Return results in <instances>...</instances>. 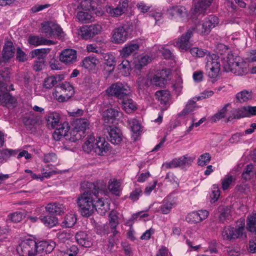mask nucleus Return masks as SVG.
<instances>
[{"instance_id":"obj_1","label":"nucleus","mask_w":256,"mask_h":256,"mask_svg":"<svg viewBox=\"0 0 256 256\" xmlns=\"http://www.w3.org/2000/svg\"><path fill=\"white\" fill-rule=\"evenodd\" d=\"M85 191L77 198L76 203L82 215L89 217L93 214L94 202L98 198L99 188L93 182L84 184Z\"/></svg>"},{"instance_id":"obj_2","label":"nucleus","mask_w":256,"mask_h":256,"mask_svg":"<svg viewBox=\"0 0 256 256\" xmlns=\"http://www.w3.org/2000/svg\"><path fill=\"white\" fill-rule=\"evenodd\" d=\"M218 23V18L215 16H211L202 24H198L194 27L188 29L187 32L182 34L176 42V46L180 50H186L190 47V38L193 35V32L196 30L202 34H208L212 28L216 26Z\"/></svg>"},{"instance_id":"obj_3","label":"nucleus","mask_w":256,"mask_h":256,"mask_svg":"<svg viewBox=\"0 0 256 256\" xmlns=\"http://www.w3.org/2000/svg\"><path fill=\"white\" fill-rule=\"evenodd\" d=\"M10 70L8 68H4L0 70V104L3 106L9 107L16 105V100L8 92L7 84L3 81L10 79Z\"/></svg>"},{"instance_id":"obj_4","label":"nucleus","mask_w":256,"mask_h":256,"mask_svg":"<svg viewBox=\"0 0 256 256\" xmlns=\"http://www.w3.org/2000/svg\"><path fill=\"white\" fill-rule=\"evenodd\" d=\"M228 59L226 66L236 76H242L248 72V64L240 57L231 56Z\"/></svg>"},{"instance_id":"obj_5","label":"nucleus","mask_w":256,"mask_h":256,"mask_svg":"<svg viewBox=\"0 0 256 256\" xmlns=\"http://www.w3.org/2000/svg\"><path fill=\"white\" fill-rule=\"evenodd\" d=\"M106 92L108 96L118 98L120 102L124 98L128 96L131 93V90L129 86L120 82H117L108 87L106 90Z\"/></svg>"},{"instance_id":"obj_6","label":"nucleus","mask_w":256,"mask_h":256,"mask_svg":"<svg viewBox=\"0 0 256 256\" xmlns=\"http://www.w3.org/2000/svg\"><path fill=\"white\" fill-rule=\"evenodd\" d=\"M74 93V88L70 82H64L60 86H56L53 92V96L56 97L60 102L68 100Z\"/></svg>"},{"instance_id":"obj_7","label":"nucleus","mask_w":256,"mask_h":256,"mask_svg":"<svg viewBox=\"0 0 256 256\" xmlns=\"http://www.w3.org/2000/svg\"><path fill=\"white\" fill-rule=\"evenodd\" d=\"M36 242L31 239L22 241L17 248L18 252L22 256H36Z\"/></svg>"},{"instance_id":"obj_8","label":"nucleus","mask_w":256,"mask_h":256,"mask_svg":"<svg viewBox=\"0 0 256 256\" xmlns=\"http://www.w3.org/2000/svg\"><path fill=\"white\" fill-rule=\"evenodd\" d=\"M42 32L48 38L62 37L63 34L62 28L51 22H44L42 24Z\"/></svg>"},{"instance_id":"obj_9","label":"nucleus","mask_w":256,"mask_h":256,"mask_svg":"<svg viewBox=\"0 0 256 256\" xmlns=\"http://www.w3.org/2000/svg\"><path fill=\"white\" fill-rule=\"evenodd\" d=\"M102 26L99 24H93L85 26L81 28V36L84 40H88L100 33Z\"/></svg>"},{"instance_id":"obj_10","label":"nucleus","mask_w":256,"mask_h":256,"mask_svg":"<svg viewBox=\"0 0 256 256\" xmlns=\"http://www.w3.org/2000/svg\"><path fill=\"white\" fill-rule=\"evenodd\" d=\"M244 228L239 227L237 228L232 227H225L222 231V236L224 240H232L243 236Z\"/></svg>"},{"instance_id":"obj_11","label":"nucleus","mask_w":256,"mask_h":256,"mask_svg":"<svg viewBox=\"0 0 256 256\" xmlns=\"http://www.w3.org/2000/svg\"><path fill=\"white\" fill-rule=\"evenodd\" d=\"M56 246L53 241L42 240L36 242L37 254L44 256L51 252Z\"/></svg>"},{"instance_id":"obj_12","label":"nucleus","mask_w":256,"mask_h":256,"mask_svg":"<svg viewBox=\"0 0 256 256\" xmlns=\"http://www.w3.org/2000/svg\"><path fill=\"white\" fill-rule=\"evenodd\" d=\"M208 214L209 212L206 210L192 212L187 215L186 220L187 222L192 224L198 223L206 219Z\"/></svg>"},{"instance_id":"obj_13","label":"nucleus","mask_w":256,"mask_h":256,"mask_svg":"<svg viewBox=\"0 0 256 256\" xmlns=\"http://www.w3.org/2000/svg\"><path fill=\"white\" fill-rule=\"evenodd\" d=\"M170 73L169 70H162L153 76L150 80V84L157 86L163 87L166 84Z\"/></svg>"},{"instance_id":"obj_14","label":"nucleus","mask_w":256,"mask_h":256,"mask_svg":"<svg viewBox=\"0 0 256 256\" xmlns=\"http://www.w3.org/2000/svg\"><path fill=\"white\" fill-rule=\"evenodd\" d=\"M76 51L73 49L64 50L60 55V60L66 65L73 64L76 62Z\"/></svg>"},{"instance_id":"obj_15","label":"nucleus","mask_w":256,"mask_h":256,"mask_svg":"<svg viewBox=\"0 0 256 256\" xmlns=\"http://www.w3.org/2000/svg\"><path fill=\"white\" fill-rule=\"evenodd\" d=\"M128 0H120L118 5L116 8L106 6V11L112 16L118 17L125 12L128 6Z\"/></svg>"},{"instance_id":"obj_16","label":"nucleus","mask_w":256,"mask_h":256,"mask_svg":"<svg viewBox=\"0 0 256 256\" xmlns=\"http://www.w3.org/2000/svg\"><path fill=\"white\" fill-rule=\"evenodd\" d=\"M128 38V28L124 26L118 28L113 31V42L116 44L123 43Z\"/></svg>"},{"instance_id":"obj_17","label":"nucleus","mask_w":256,"mask_h":256,"mask_svg":"<svg viewBox=\"0 0 256 256\" xmlns=\"http://www.w3.org/2000/svg\"><path fill=\"white\" fill-rule=\"evenodd\" d=\"M156 98L163 105L162 110H165L170 106V94L168 90H158L155 94Z\"/></svg>"},{"instance_id":"obj_18","label":"nucleus","mask_w":256,"mask_h":256,"mask_svg":"<svg viewBox=\"0 0 256 256\" xmlns=\"http://www.w3.org/2000/svg\"><path fill=\"white\" fill-rule=\"evenodd\" d=\"M106 130L108 134V139L112 144H117L120 142L122 138L120 129L115 126H108Z\"/></svg>"},{"instance_id":"obj_19","label":"nucleus","mask_w":256,"mask_h":256,"mask_svg":"<svg viewBox=\"0 0 256 256\" xmlns=\"http://www.w3.org/2000/svg\"><path fill=\"white\" fill-rule=\"evenodd\" d=\"M56 130L53 133V138L56 140H60L62 137L65 138L70 130V126L68 122L58 124L56 127Z\"/></svg>"},{"instance_id":"obj_20","label":"nucleus","mask_w":256,"mask_h":256,"mask_svg":"<svg viewBox=\"0 0 256 256\" xmlns=\"http://www.w3.org/2000/svg\"><path fill=\"white\" fill-rule=\"evenodd\" d=\"M213 0H193V8L194 13L204 12L212 4Z\"/></svg>"},{"instance_id":"obj_21","label":"nucleus","mask_w":256,"mask_h":256,"mask_svg":"<svg viewBox=\"0 0 256 256\" xmlns=\"http://www.w3.org/2000/svg\"><path fill=\"white\" fill-rule=\"evenodd\" d=\"M108 143L104 138H99L94 142V152L99 156H104L108 151Z\"/></svg>"},{"instance_id":"obj_22","label":"nucleus","mask_w":256,"mask_h":256,"mask_svg":"<svg viewBox=\"0 0 256 256\" xmlns=\"http://www.w3.org/2000/svg\"><path fill=\"white\" fill-rule=\"evenodd\" d=\"M140 46L137 44H128L120 51V55L124 58L134 55L136 54Z\"/></svg>"},{"instance_id":"obj_23","label":"nucleus","mask_w":256,"mask_h":256,"mask_svg":"<svg viewBox=\"0 0 256 256\" xmlns=\"http://www.w3.org/2000/svg\"><path fill=\"white\" fill-rule=\"evenodd\" d=\"M168 14L172 17H183L186 15L187 11L184 6H173L167 10Z\"/></svg>"},{"instance_id":"obj_24","label":"nucleus","mask_w":256,"mask_h":256,"mask_svg":"<svg viewBox=\"0 0 256 256\" xmlns=\"http://www.w3.org/2000/svg\"><path fill=\"white\" fill-rule=\"evenodd\" d=\"M98 6L96 0H84L80 4V7L84 10L93 11L97 15H102V12L100 10H96Z\"/></svg>"},{"instance_id":"obj_25","label":"nucleus","mask_w":256,"mask_h":256,"mask_svg":"<svg viewBox=\"0 0 256 256\" xmlns=\"http://www.w3.org/2000/svg\"><path fill=\"white\" fill-rule=\"evenodd\" d=\"M120 103L122 104V108L127 113H131L136 109V104L132 98V93L120 102Z\"/></svg>"},{"instance_id":"obj_26","label":"nucleus","mask_w":256,"mask_h":256,"mask_svg":"<svg viewBox=\"0 0 256 256\" xmlns=\"http://www.w3.org/2000/svg\"><path fill=\"white\" fill-rule=\"evenodd\" d=\"M64 78V74H57L48 76L44 80V87L48 89L51 88L56 86L58 82L62 80Z\"/></svg>"},{"instance_id":"obj_27","label":"nucleus","mask_w":256,"mask_h":256,"mask_svg":"<svg viewBox=\"0 0 256 256\" xmlns=\"http://www.w3.org/2000/svg\"><path fill=\"white\" fill-rule=\"evenodd\" d=\"M15 52V48L12 42L10 41H7L4 46L2 50V58L4 60L8 61L13 57Z\"/></svg>"},{"instance_id":"obj_28","label":"nucleus","mask_w":256,"mask_h":256,"mask_svg":"<svg viewBox=\"0 0 256 256\" xmlns=\"http://www.w3.org/2000/svg\"><path fill=\"white\" fill-rule=\"evenodd\" d=\"M45 208L47 212L56 215L60 214L64 212L63 205L57 202L49 203Z\"/></svg>"},{"instance_id":"obj_29","label":"nucleus","mask_w":256,"mask_h":256,"mask_svg":"<svg viewBox=\"0 0 256 256\" xmlns=\"http://www.w3.org/2000/svg\"><path fill=\"white\" fill-rule=\"evenodd\" d=\"M93 212L94 210H96L100 215H104L106 214L108 210V204H105L102 198L99 196L98 194V198L94 202Z\"/></svg>"},{"instance_id":"obj_30","label":"nucleus","mask_w":256,"mask_h":256,"mask_svg":"<svg viewBox=\"0 0 256 256\" xmlns=\"http://www.w3.org/2000/svg\"><path fill=\"white\" fill-rule=\"evenodd\" d=\"M74 128L85 134L86 130L88 128L90 122L86 118H78L73 122Z\"/></svg>"},{"instance_id":"obj_31","label":"nucleus","mask_w":256,"mask_h":256,"mask_svg":"<svg viewBox=\"0 0 256 256\" xmlns=\"http://www.w3.org/2000/svg\"><path fill=\"white\" fill-rule=\"evenodd\" d=\"M76 239L77 242L82 246L89 248L92 245V242L89 240L88 234L84 232H79L76 234Z\"/></svg>"},{"instance_id":"obj_32","label":"nucleus","mask_w":256,"mask_h":256,"mask_svg":"<svg viewBox=\"0 0 256 256\" xmlns=\"http://www.w3.org/2000/svg\"><path fill=\"white\" fill-rule=\"evenodd\" d=\"M109 219L110 226L111 229V232L113 234L112 236H114L118 234V231L116 230V228L119 224L118 217L116 212H110L109 214Z\"/></svg>"},{"instance_id":"obj_33","label":"nucleus","mask_w":256,"mask_h":256,"mask_svg":"<svg viewBox=\"0 0 256 256\" xmlns=\"http://www.w3.org/2000/svg\"><path fill=\"white\" fill-rule=\"evenodd\" d=\"M50 52V48H38L32 50L30 54L32 58H37L38 60L44 62V59L47 54Z\"/></svg>"},{"instance_id":"obj_34","label":"nucleus","mask_w":256,"mask_h":256,"mask_svg":"<svg viewBox=\"0 0 256 256\" xmlns=\"http://www.w3.org/2000/svg\"><path fill=\"white\" fill-rule=\"evenodd\" d=\"M85 136L84 133H81L78 130L73 128L67 134L65 135V139L72 142H75Z\"/></svg>"},{"instance_id":"obj_35","label":"nucleus","mask_w":256,"mask_h":256,"mask_svg":"<svg viewBox=\"0 0 256 256\" xmlns=\"http://www.w3.org/2000/svg\"><path fill=\"white\" fill-rule=\"evenodd\" d=\"M99 60L96 57L90 56L86 57L82 62V66L88 70H92L98 64Z\"/></svg>"},{"instance_id":"obj_36","label":"nucleus","mask_w":256,"mask_h":256,"mask_svg":"<svg viewBox=\"0 0 256 256\" xmlns=\"http://www.w3.org/2000/svg\"><path fill=\"white\" fill-rule=\"evenodd\" d=\"M18 150L12 149L4 148L0 150V162L4 163L11 156L18 154Z\"/></svg>"},{"instance_id":"obj_37","label":"nucleus","mask_w":256,"mask_h":256,"mask_svg":"<svg viewBox=\"0 0 256 256\" xmlns=\"http://www.w3.org/2000/svg\"><path fill=\"white\" fill-rule=\"evenodd\" d=\"M60 119V115L56 112L49 114L46 118L48 125L49 127H51L52 128H55L59 124Z\"/></svg>"},{"instance_id":"obj_38","label":"nucleus","mask_w":256,"mask_h":256,"mask_svg":"<svg viewBox=\"0 0 256 256\" xmlns=\"http://www.w3.org/2000/svg\"><path fill=\"white\" fill-rule=\"evenodd\" d=\"M42 222L48 228H52L56 226L58 223V219L56 217L52 216H40Z\"/></svg>"},{"instance_id":"obj_39","label":"nucleus","mask_w":256,"mask_h":256,"mask_svg":"<svg viewBox=\"0 0 256 256\" xmlns=\"http://www.w3.org/2000/svg\"><path fill=\"white\" fill-rule=\"evenodd\" d=\"M118 115V111L116 108H110L103 112V117L105 122H108L110 120H114Z\"/></svg>"},{"instance_id":"obj_40","label":"nucleus","mask_w":256,"mask_h":256,"mask_svg":"<svg viewBox=\"0 0 256 256\" xmlns=\"http://www.w3.org/2000/svg\"><path fill=\"white\" fill-rule=\"evenodd\" d=\"M118 70L124 76H128L130 74L131 70L130 62L128 60H124L118 65Z\"/></svg>"},{"instance_id":"obj_41","label":"nucleus","mask_w":256,"mask_h":256,"mask_svg":"<svg viewBox=\"0 0 256 256\" xmlns=\"http://www.w3.org/2000/svg\"><path fill=\"white\" fill-rule=\"evenodd\" d=\"M151 60V58L148 55L142 56L134 62V68L136 70H140L143 66L150 62Z\"/></svg>"},{"instance_id":"obj_42","label":"nucleus","mask_w":256,"mask_h":256,"mask_svg":"<svg viewBox=\"0 0 256 256\" xmlns=\"http://www.w3.org/2000/svg\"><path fill=\"white\" fill-rule=\"evenodd\" d=\"M102 57L104 60V64L112 68L110 71L113 70L116 64L114 56L112 54L107 53L103 54Z\"/></svg>"},{"instance_id":"obj_43","label":"nucleus","mask_w":256,"mask_h":256,"mask_svg":"<svg viewBox=\"0 0 256 256\" xmlns=\"http://www.w3.org/2000/svg\"><path fill=\"white\" fill-rule=\"evenodd\" d=\"M246 229L250 232L256 230V213L252 214L248 216Z\"/></svg>"},{"instance_id":"obj_44","label":"nucleus","mask_w":256,"mask_h":256,"mask_svg":"<svg viewBox=\"0 0 256 256\" xmlns=\"http://www.w3.org/2000/svg\"><path fill=\"white\" fill-rule=\"evenodd\" d=\"M174 160L176 167L189 166L193 161V159L192 158L186 156H184L178 158H174Z\"/></svg>"},{"instance_id":"obj_45","label":"nucleus","mask_w":256,"mask_h":256,"mask_svg":"<svg viewBox=\"0 0 256 256\" xmlns=\"http://www.w3.org/2000/svg\"><path fill=\"white\" fill-rule=\"evenodd\" d=\"M244 117H248L246 106H244L236 110V113L234 115V118L229 116L228 118L227 122L230 121L234 118L239 119Z\"/></svg>"},{"instance_id":"obj_46","label":"nucleus","mask_w":256,"mask_h":256,"mask_svg":"<svg viewBox=\"0 0 256 256\" xmlns=\"http://www.w3.org/2000/svg\"><path fill=\"white\" fill-rule=\"evenodd\" d=\"M236 98L240 102H246L248 100L252 99V92L244 90L236 94Z\"/></svg>"},{"instance_id":"obj_47","label":"nucleus","mask_w":256,"mask_h":256,"mask_svg":"<svg viewBox=\"0 0 256 256\" xmlns=\"http://www.w3.org/2000/svg\"><path fill=\"white\" fill-rule=\"evenodd\" d=\"M94 142L95 139L93 136H88V140L84 143L82 146V148L84 150L88 153L91 152L92 150H94Z\"/></svg>"},{"instance_id":"obj_48","label":"nucleus","mask_w":256,"mask_h":256,"mask_svg":"<svg viewBox=\"0 0 256 256\" xmlns=\"http://www.w3.org/2000/svg\"><path fill=\"white\" fill-rule=\"evenodd\" d=\"M76 222V218L74 214H68L65 216L64 221L62 222L63 226L66 228L72 227Z\"/></svg>"},{"instance_id":"obj_49","label":"nucleus","mask_w":256,"mask_h":256,"mask_svg":"<svg viewBox=\"0 0 256 256\" xmlns=\"http://www.w3.org/2000/svg\"><path fill=\"white\" fill-rule=\"evenodd\" d=\"M228 104H226L220 111L212 116L210 118L212 122H216L220 120L222 118H224L226 112H227V107Z\"/></svg>"},{"instance_id":"obj_50","label":"nucleus","mask_w":256,"mask_h":256,"mask_svg":"<svg viewBox=\"0 0 256 256\" xmlns=\"http://www.w3.org/2000/svg\"><path fill=\"white\" fill-rule=\"evenodd\" d=\"M196 108V102L192 100H189L188 102L186 108L183 110L178 114V116H185L190 112H192Z\"/></svg>"},{"instance_id":"obj_51","label":"nucleus","mask_w":256,"mask_h":256,"mask_svg":"<svg viewBox=\"0 0 256 256\" xmlns=\"http://www.w3.org/2000/svg\"><path fill=\"white\" fill-rule=\"evenodd\" d=\"M120 184L116 180H110L109 182L108 189L114 194L119 195Z\"/></svg>"},{"instance_id":"obj_52","label":"nucleus","mask_w":256,"mask_h":256,"mask_svg":"<svg viewBox=\"0 0 256 256\" xmlns=\"http://www.w3.org/2000/svg\"><path fill=\"white\" fill-rule=\"evenodd\" d=\"M136 83L138 90H144L149 86L150 81L148 78L139 76L136 80Z\"/></svg>"},{"instance_id":"obj_53","label":"nucleus","mask_w":256,"mask_h":256,"mask_svg":"<svg viewBox=\"0 0 256 256\" xmlns=\"http://www.w3.org/2000/svg\"><path fill=\"white\" fill-rule=\"evenodd\" d=\"M190 54L194 56H196L198 58H202L205 56H209L210 57V52L206 50H203L202 49L198 48H193L190 50Z\"/></svg>"},{"instance_id":"obj_54","label":"nucleus","mask_w":256,"mask_h":256,"mask_svg":"<svg viewBox=\"0 0 256 256\" xmlns=\"http://www.w3.org/2000/svg\"><path fill=\"white\" fill-rule=\"evenodd\" d=\"M92 16L88 12H79L77 14L76 18L78 21L86 23L88 22L92 18Z\"/></svg>"},{"instance_id":"obj_55","label":"nucleus","mask_w":256,"mask_h":256,"mask_svg":"<svg viewBox=\"0 0 256 256\" xmlns=\"http://www.w3.org/2000/svg\"><path fill=\"white\" fill-rule=\"evenodd\" d=\"M211 156L209 153H204L202 154L198 160V166H204L206 165L210 160Z\"/></svg>"},{"instance_id":"obj_56","label":"nucleus","mask_w":256,"mask_h":256,"mask_svg":"<svg viewBox=\"0 0 256 256\" xmlns=\"http://www.w3.org/2000/svg\"><path fill=\"white\" fill-rule=\"evenodd\" d=\"M42 37H40L36 36H30L28 40V42L34 46L42 45Z\"/></svg>"},{"instance_id":"obj_57","label":"nucleus","mask_w":256,"mask_h":256,"mask_svg":"<svg viewBox=\"0 0 256 256\" xmlns=\"http://www.w3.org/2000/svg\"><path fill=\"white\" fill-rule=\"evenodd\" d=\"M172 208V204L167 200H164L162 204L160 206V210L163 214H168Z\"/></svg>"},{"instance_id":"obj_58","label":"nucleus","mask_w":256,"mask_h":256,"mask_svg":"<svg viewBox=\"0 0 256 256\" xmlns=\"http://www.w3.org/2000/svg\"><path fill=\"white\" fill-rule=\"evenodd\" d=\"M23 122L24 126L28 129L31 130L36 124L37 120L34 118L25 117L23 119Z\"/></svg>"},{"instance_id":"obj_59","label":"nucleus","mask_w":256,"mask_h":256,"mask_svg":"<svg viewBox=\"0 0 256 256\" xmlns=\"http://www.w3.org/2000/svg\"><path fill=\"white\" fill-rule=\"evenodd\" d=\"M234 178L232 176H226L222 180V186L223 190H227L232 184Z\"/></svg>"},{"instance_id":"obj_60","label":"nucleus","mask_w":256,"mask_h":256,"mask_svg":"<svg viewBox=\"0 0 256 256\" xmlns=\"http://www.w3.org/2000/svg\"><path fill=\"white\" fill-rule=\"evenodd\" d=\"M253 169V165L251 164H248L242 174V178L246 180L250 179L251 174L252 173Z\"/></svg>"},{"instance_id":"obj_61","label":"nucleus","mask_w":256,"mask_h":256,"mask_svg":"<svg viewBox=\"0 0 256 256\" xmlns=\"http://www.w3.org/2000/svg\"><path fill=\"white\" fill-rule=\"evenodd\" d=\"M22 214L21 212H16L10 214L8 218L12 222H18L22 220Z\"/></svg>"},{"instance_id":"obj_62","label":"nucleus","mask_w":256,"mask_h":256,"mask_svg":"<svg viewBox=\"0 0 256 256\" xmlns=\"http://www.w3.org/2000/svg\"><path fill=\"white\" fill-rule=\"evenodd\" d=\"M130 126L132 132L134 134L138 132L141 128L140 126L138 121L136 120H132L129 122Z\"/></svg>"},{"instance_id":"obj_63","label":"nucleus","mask_w":256,"mask_h":256,"mask_svg":"<svg viewBox=\"0 0 256 256\" xmlns=\"http://www.w3.org/2000/svg\"><path fill=\"white\" fill-rule=\"evenodd\" d=\"M57 237L60 241L62 242H64L66 240H70L72 236L70 232L62 231L57 234Z\"/></svg>"},{"instance_id":"obj_64","label":"nucleus","mask_w":256,"mask_h":256,"mask_svg":"<svg viewBox=\"0 0 256 256\" xmlns=\"http://www.w3.org/2000/svg\"><path fill=\"white\" fill-rule=\"evenodd\" d=\"M226 251L230 256H239L240 254V248L228 246L226 248Z\"/></svg>"}]
</instances>
